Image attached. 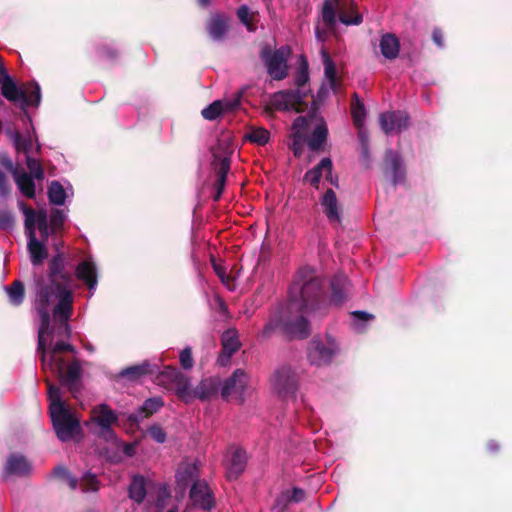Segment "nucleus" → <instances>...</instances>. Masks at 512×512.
Here are the masks:
<instances>
[{"label":"nucleus","instance_id":"obj_1","mask_svg":"<svg viewBox=\"0 0 512 512\" xmlns=\"http://www.w3.org/2000/svg\"><path fill=\"white\" fill-rule=\"evenodd\" d=\"M347 285L348 279L345 275L334 276L331 280V295L327 300L323 294V281L316 271L308 266L300 268L289 290L283 331L291 337H308L310 325L304 314L315 313L327 305L343 304L347 297Z\"/></svg>","mask_w":512,"mask_h":512},{"label":"nucleus","instance_id":"obj_2","mask_svg":"<svg viewBox=\"0 0 512 512\" xmlns=\"http://www.w3.org/2000/svg\"><path fill=\"white\" fill-rule=\"evenodd\" d=\"M66 259L62 252L56 253L49 261L47 279L35 281L34 310L37 312L40 346L46 333H50L51 314L58 328L68 332V321L73 311L74 294L70 287L71 275L65 271Z\"/></svg>","mask_w":512,"mask_h":512},{"label":"nucleus","instance_id":"obj_3","mask_svg":"<svg viewBox=\"0 0 512 512\" xmlns=\"http://www.w3.org/2000/svg\"><path fill=\"white\" fill-rule=\"evenodd\" d=\"M64 334L69 335L70 329L68 332L60 330L57 322H50V333L45 334L44 342L41 346L40 338L38 337V351L41 353V362L44 371L49 370L54 376L59 378L63 386L73 392L75 391L81 377V366L79 362L75 361L70 363L66 368V362L61 356V353L63 351L74 353L75 348L65 342L55 343L49 351L46 348L48 344H51L54 335L61 336Z\"/></svg>","mask_w":512,"mask_h":512},{"label":"nucleus","instance_id":"obj_4","mask_svg":"<svg viewBox=\"0 0 512 512\" xmlns=\"http://www.w3.org/2000/svg\"><path fill=\"white\" fill-rule=\"evenodd\" d=\"M19 209L25 216V232L28 238V252L33 266H38L48 256L46 241L50 234L48 215L45 210L34 211L22 201L18 202Z\"/></svg>","mask_w":512,"mask_h":512},{"label":"nucleus","instance_id":"obj_5","mask_svg":"<svg viewBox=\"0 0 512 512\" xmlns=\"http://www.w3.org/2000/svg\"><path fill=\"white\" fill-rule=\"evenodd\" d=\"M48 384L49 414L54 431L62 442L75 439L81 434L79 419L72 412L70 406L62 400L60 388Z\"/></svg>","mask_w":512,"mask_h":512},{"label":"nucleus","instance_id":"obj_6","mask_svg":"<svg viewBox=\"0 0 512 512\" xmlns=\"http://www.w3.org/2000/svg\"><path fill=\"white\" fill-rule=\"evenodd\" d=\"M338 20L346 25H359L363 17L356 11L353 0H325L322 8V21L329 30H333Z\"/></svg>","mask_w":512,"mask_h":512},{"label":"nucleus","instance_id":"obj_7","mask_svg":"<svg viewBox=\"0 0 512 512\" xmlns=\"http://www.w3.org/2000/svg\"><path fill=\"white\" fill-rule=\"evenodd\" d=\"M341 353L339 341L331 334L314 337L308 346L307 358L311 365L325 367L330 365Z\"/></svg>","mask_w":512,"mask_h":512},{"label":"nucleus","instance_id":"obj_8","mask_svg":"<svg viewBox=\"0 0 512 512\" xmlns=\"http://www.w3.org/2000/svg\"><path fill=\"white\" fill-rule=\"evenodd\" d=\"M8 164L20 192L28 198H34L36 194L35 181L41 182L44 179V171L41 163L30 155L26 156V165L29 173L23 169L13 168L11 161H9Z\"/></svg>","mask_w":512,"mask_h":512},{"label":"nucleus","instance_id":"obj_9","mask_svg":"<svg viewBox=\"0 0 512 512\" xmlns=\"http://www.w3.org/2000/svg\"><path fill=\"white\" fill-rule=\"evenodd\" d=\"M233 148L228 139H221L217 145L212 148L213 166L217 170L215 200H218L224 189L227 174L230 170V155Z\"/></svg>","mask_w":512,"mask_h":512},{"label":"nucleus","instance_id":"obj_10","mask_svg":"<svg viewBox=\"0 0 512 512\" xmlns=\"http://www.w3.org/2000/svg\"><path fill=\"white\" fill-rule=\"evenodd\" d=\"M272 389L281 397H294L298 388V378L289 366H282L274 371L270 378Z\"/></svg>","mask_w":512,"mask_h":512},{"label":"nucleus","instance_id":"obj_11","mask_svg":"<svg viewBox=\"0 0 512 512\" xmlns=\"http://www.w3.org/2000/svg\"><path fill=\"white\" fill-rule=\"evenodd\" d=\"M98 427V436L106 441H115L112 425L117 421L115 412L106 404H99L91 411V420Z\"/></svg>","mask_w":512,"mask_h":512},{"label":"nucleus","instance_id":"obj_12","mask_svg":"<svg viewBox=\"0 0 512 512\" xmlns=\"http://www.w3.org/2000/svg\"><path fill=\"white\" fill-rule=\"evenodd\" d=\"M289 49L282 47L273 53L267 50L261 51V58L265 63L268 74L274 80H282L287 76V57Z\"/></svg>","mask_w":512,"mask_h":512},{"label":"nucleus","instance_id":"obj_13","mask_svg":"<svg viewBox=\"0 0 512 512\" xmlns=\"http://www.w3.org/2000/svg\"><path fill=\"white\" fill-rule=\"evenodd\" d=\"M305 94L299 89L283 90L271 95L269 106L279 111H301Z\"/></svg>","mask_w":512,"mask_h":512},{"label":"nucleus","instance_id":"obj_14","mask_svg":"<svg viewBox=\"0 0 512 512\" xmlns=\"http://www.w3.org/2000/svg\"><path fill=\"white\" fill-rule=\"evenodd\" d=\"M247 89V86L242 87L231 99L214 101L202 110L201 114L203 118L209 121H213L223 113L236 110L240 106L241 99Z\"/></svg>","mask_w":512,"mask_h":512},{"label":"nucleus","instance_id":"obj_15","mask_svg":"<svg viewBox=\"0 0 512 512\" xmlns=\"http://www.w3.org/2000/svg\"><path fill=\"white\" fill-rule=\"evenodd\" d=\"M321 56L324 65L325 83H323L318 90L317 98L319 100L324 99L330 91L335 94L339 91V79L337 77V71L333 60L329 53L323 48L321 49Z\"/></svg>","mask_w":512,"mask_h":512},{"label":"nucleus","instance_id":"obj_16","mask_svg":"<svg viewBox=\"0 0 512 512\" xmlns=\"http://www.w3.org/2000/svg\"><path fill=\"white\" fill-rule=\"evenodd\" d=\"M247 384L248 375L242 369H237L228 379L220 384L222 398L226 399L230 395H235L240 402H243Z\"/></svg>","mask_w":512,"mask_h":512},{"label":"nucleus","instance_id":"obj_17","mask_svg":"<svg viewBox=\"0 0 512 512\" xmlns=\"http://www.w3.org/2000/svg\"><path fill=\"white\" fill-rule=\"evenodd\" d=\"M76 278L84 283L92 297L98 286V267L92 257L82 260L75 269Z\"/></svg>","mask_w":512,"mask_h":512},{"label":"nucleus","instance_id":"obj_18","mask_svg":"<svg viewBox=\"0 0 512 512\" xmlns=\"http://www.w3.org/2000/svg\"><path fill=\"white\" fill-rule=\"evenodd\" d=\"M379 124L385 134H398L409 126V116L404 111H392L382 113Z\"/></svg>","mask_w":512,"mask_h":512},{"label":"nucleus","instance_id":"obj_19","mask_svg":"<svg viewBox=\"0 0 512 512\" xmlns=\"http://www.w3.org/2000/svg\"><path fill=\"white\" fill-rule=\"evenodd\" d=\"M384 174L394 186L404 182L405 165L397 152L387 150L384 158Z\"/></svg>","mask_w":512,"mask_h":512},{"label":"nucleus","instance_id":"obj_20","mask_svg":"<svg viewBox=\"0 0 512 512\" xmlns=\"http://www.w3.org/2000/svg\"><path fill=\"white\" fill-rule=\"evenodd\" d=\"M332 161L330 158H323L315 167L308 170L304 175V181L311 186L318 188L323 175L327 181L333 185H337V178L332 176Z\"/></svg>","mask_w":512,"mask_h":512},{"label":"nucleus","instance_id":"obj_21","mask_svg":"<svg viewBox=\"0 0 512 512\" xmlns=\"http://www.w3.org/2000/svg\"><path fill=\"white\" fill-rule=\"evenodd\" d=\"M309 120L308 130L314 124L312 135L307 140L308 148L313 152H318L323 149L327 139L328 129L323 118H317L313 115L306 117Z\"/></svg>","mask_w":512,"mask_h":512},{"label":"nucleus","instance_id":"obj_22","mask_svg":"<svg viewBox=\"0 0 512 512\" xmlns=\"http://www.w3.org/2000/svg\"><path fill=\"white\" fill-rule=\"evenodd\" d=\"M190 499L194 506L210 510L214 506V498L205 481H196L190 490Z\"/></svg>","mask_w":512,"mask_h":512},{"label":"nucleus","instance_id":"obj_23","mask_svg":"<svg viewBox=\"0 0 512 512\" xmlns=\"http://www.w3.org/2000/svg\"><path fill=\"white\" fill-rule=\"evenodd\" d=\"M223 352L219 355L217 362L221 366H226L231 356L240 348V341L236 329L226 330L221 337Z\"/></svg>","mask_w":512,"mask_h":512},{"label":"nucleus","instance_id":"obj_24","mask_svg":"<svg viewBox=\"0 0 512 512\" xmlns=\"http://www.w3.org/2000/svg\"><path fill=\"white\" fill-rule=\"evenodd\" d=\"M309 120L304 116L297 117L292 125V150L296 157L302 154L303 146L306 141Z\"/></svg>","mask_w":512,"mask_h":512},{"label":"nucleus","instance_id":"obj_25","mask_svg":"<svg viewBox=\"0 0 512 512\" xmlns=\"http://www.w3.org/2000/svg\"><path fill=\"white\" fill-rule=\"evenodd\" d=\"M320 205L323 213L331 223H340L341 211L335 192L327 189L320 198Z\"/></svg>","mask_w":512,"mask_h":512},{"label":"nucleus","instance_id":"obj_26","mask_svg":"<svg viewBox=\"0 0 512 512\" xmlns=\"http://www.w3.org/2000/svg\"><path fill=\"white\" fill-rule=\"evenodd\" d=\"M31 463L22 454H11L4 466L6 476H26L31 472Z\"/></svg>","mask_w":512,"mask_h":512},{"label":"nucleus","instance_id":"obj_27","mask_svg":"<svg viewBox=\"0 0 512 512\" xmlns=\"http://www.w3.org/2000/svg\"><path fill=\"white\" fill-rule=\"evenodd\" d=\"M199 476V470L195 461H183L176 472L177 486L184 491L190 483H194Z\"/></svg>","mask_w":512,"mask_h":512},{"label":"nucleus","instance_id":"obj_28","mask_svg":"<svg viewBox=\"0 0 512 512\" xmlns=\"http://www.w3.org/2000/svg\"><path fill=\"white\" fill-rule=\"evenodd\" d=\"M247 462L246 452L241 448H234L228 464V478H237L245 469Z\"/></svg>","mask_w":512,"mask_h":512},{"label":"nucleus","instance_id":"obj_29","mask_svg":"<svg viewBox=\"0 0 512 512\" xmlns=\"http://www.w3.org/2000/svg\"><path fill=\"white\" fill-rule=\"evenodd\" d=\"M221 381L219 378L211 377L203 379L194 389L195 398L206 400L214 396L220 389Z\"/></svg>","mask_w":512,"mask_h":512},{"label":"nucleus","instance_id":"obj_30","mask_svg":"<svg viewBox=\"0 0 512 512\" xmlns=\"http://www.w3.org/2000/svg\"><path fill=\"white\" fill-rule=\"evenodd\" d=\"M286 317H287V311H286V305L279 310L275 311L271 317L269 318L268 322L265 324L261 336L263 338H269L273 335V333L281 329L283 330V323H286Z\"/></svg>","mask_w":512,"mask_h":512},{"label":"nucleus","instance_id":"obj_31","mask_svg":"<svg viewBox=\"0 0 512 512\" xmlns=\"http://www.w3.org/2000/svg\"><path fill=\"white\" fill-rule=\"evenodd\" d=\"M156 369V366L151 365L148 361H144L121 370L119 376L129 380H137L144 375L153 374Z\"/></svg>","mask_w":512,"mask_h":512},{"label":"nucleus","instance_id":"obj_32","mask_svg":"<svg viewBox=\"0 0 512 512\" xmlns=\"http://www.w3.org/2000/svg\"><path fill=\"white\" fill-rule=\"evenodd\" d=\"M227 29H228L227 19L222 15L213 16L207 25V30H208L209 36L214 41L222 40L224 35L227 32Z\"/></svg>","mask_w":512,"mask_h":512},{"label":"nucleus","instance_id":"obj_33","mask_svg":"<svg viewBox=\"0 0 512 512\" xmlns=\"http://www.w3.org/2000/svg\"><path fill=\"white\" fill-rule=\"evenodd\" d=\"M10 138L18 152H23L25 156H29L33 150L34 139L30 132L26 135H22L17 131H10Z\"/></svg>","mask_w":512,"mask_h":512},{"label":"nucleus","instance_id":"obj_34","mask_svg":"<svg viewBox=\"0 0 512 512\" xmlns=\"http://www.w3.org/2000/svg\"><path fill=\"white\" fill-rule=\"evenodd\" d=\"M399 41L392 34L383 35L380 40L381 54L387 59H395L399 54Z\"/></svg>","mask_w":512,"mask_h":512},{"label":"nucleus","instance_id":"obj_35","mask_svg":"<svg viewBox=\"0 0 512 512\" xmlns=\"http://www.w3.org/2000/svg\"><path fill=\"white\" fill-rule=\"evenodd\" d=\"M48 199L52 205L62 206L70 196L59 181H52L48 186Z\"/></svg>","mask_w":512,"mask_h":512},{"label":"nucleus","instance_id":"obj_36","mask_svg":"<svg viewBox=\"0 0 512 512\" xmlns=\"http://www.w3.org/2000/svg\"><path fill=\"white\" fill-rule=\"evenodd\" d=\"M129 495L132 500L140 503L146 496V483L142 476H134L129 486Z\"/></svg>","mask_w":512,"mask_h":512},{"label":"nucleus","instance_id":"obj_37","mask_svg":"<svg viewBox=\"0 0 512 512\" xmlns=\"http://www.w3.org/2000/svg\"><path fill=\"white\" fill-rule=\"evenodd\" d=\"M9 302L14 306H19L24 301L25 290L21 281H14L10 286L5 287Z\"/></svg>","mask_w":512,"mask_h":512},{"label":"nucleus","instance_id":"obj_38","mask_svg":"<svg viewBox=\"0 0 512 512\" xmlns=\"http://www.w3.org/2000/svg\"><path fill=\"white\" fill-rule=\"evenodd\" d=\"M304 497L305 492L302 489L293 488L291 492L286 491L282 493V495L277 499L276 507H280V510L283 511L286 508L288 502H301L302 500H304Z\"/></svg>","mask_w":512,"mask_h":512},{"label":"nucleus","instance_id":"obj_39","mask_svg":"<svg viewBox=\"0 0 512 512\" xmlns=\"http://www.w3.org/2000/svg\"><path fill=\"white\" fill-rule=\"evenodd\" d=\"M245 138L252 143L265 145L270 139V133L263 127H251L246 133Z\"/></svg>","mask_w":512,"mask_h":512},{"label":"nucleus","instance_id":"obj_40","mask_svg":"<svg viewBox=\"0 0 512 512\" xmlns=\"http://www.w3.org/2000/svg\"><path fill=\"white\" fill-rule=\"evenodd\" d=\"M351 316L352 327L358 333L363 332L366 329L367 324L373 319V315L364 311H354Z\"/></svg>","mask_w":512,"mask_h":512},{"label":"nucleus","instance_id":"obj_41","mask_svg":"<svg viewBox=\"0 0 512 512\" xmlns=\"http://www.w3.org/2000/svg\"><path fill=\"white\" fill-rule=\"evenodd\" d=\"M351 113L354 125L356 127H361V125H364L366 115L365 107L364 104L360 102L356 94L354 95V101L351 105Z\"/></svg>","mask_w":512,"mask_h":512},{"label":"nucleus","instance_id":"obj_42","mask_svg":"<svg viewBox=\"0 0 512 512\" xmlns=\"http://www.w3.org/2000/svg\"><path fill=\"white\" fill-rule=\"evenodd\" d=\"M176 393L186 402H189L195 398L194 389L191 387L189 381L183 376H181L176 384Z\"/></svg>","mask_w":512,"mask_h":512},{"label":"nucleus","instance_id":"obj_43","mask_svg":"<svg viewBox=\"0 0 512 512\" xmlns=\"http://www.w3.org/2000/svg\"><path fill=\"white\" fill-rule=\"evenodd\" d=\"M163 406V401L160 398H149L147 399L143 406L141 407V413H144V416L158 411Z\"/></svg>","mask_w":512,"mask_h":512},{"label":"nucleus","instance_id":"obj_44","mask_svg":"<svg viewBox=\"0 0 512 512\" xmlns=\"http://www.w3.org/2000/svg\"><path fill=\"white\" fill-rule=\"evenodd\" d=\"M80 486L84 492H95L99 489L98 481L95 475L91 473L84 474Z\"/></svg>","mask_w":512,"mask_h":512},{"label":"nucleus","instance_id":"obj_45","mask_svg":"<svg viewBox=\"0 0 512 512\" xmlns=\"http://www.w3.org/2000/svg\"><path fill=\"white\" fill-rule=\"evenodd\" d=\"M65 219H66V214L64 211L58 210V209L53 210L52 214H51L50 222L48 221L50 232L55 231L58 228H60L62 226V224L64 223Z\"/></svg>","mask_w":512,"mask_h":512},{"label":"nucleus","instance_id":"obj_46","mask_svg":"<svg viewBox=\"0 0 512 512\" xmlns=\"http://www.w3.org/2000/svg\"><path fill=\"white\" fill-rule=\"evenodd\" d=\"M170 498V492L164 485L158 487V499L156 503V512H162L165 507V503Z\"/></svg>","mask_w":512,"mask_h":512},{"label":"nucleus","instance_id":"obj_47","mask_svg":"<svg viewBox=\"0 0 512 512\" xmlns=\"http://www.w3.org/2000/svg\"><path fill=\"white\" fill-rule=\"evenodd\" d=\"M181 366L188 370L193 367L192 351L190 347H185L179 356Z\"/></svg>","mask_w":512,"mask_h":512},{"label":"nucleus","instance_id":"obj_48","mask_svg":"<svg viewBox=\"0 0 512 512\" xmlns=\"http://www.w3.org/2000/svg\"><path fill=\"white\" fill-rule=\"evenodd\" d=\"M148 434L157 443H164L166 440V433L159 425H152L148 429Z\"/></svg>","mask_w":512,"mask_h":512},{"label":"nucleus","instance_id":"obj_49","mask_svg":"<svg viewBox=\"0 0 512 512\" xmlns=\"http://www.w3.org/2000/svg\"><path fill=\"white\" fill-rule=\"evenodd\" d=\"M13 225V215L9 211L0 210V229H11Z\"/></svg>","mask_w":512,"mask_h":512},{"label":"nucleus","instance_id":"obj_50","mask_svg":"<svg viewBox=\"0 0 512 512\" xmlns=\"http://www.w3.org/2000/svg\"><path fill=\"white\" fill-rule=\"evenodd\" d=\"M358 128V139L362 146V154L364 157H368V133L364 128V125Z\"/></svg>","mask_w":512,"mask_h":512},{"label":"nucleus","instance_id":"obj_51","mask_svg":"<svg viewBox=\"0 0 512 512\" xmlns=\"http://www.w3.org/2000/svg\"><path fill=\"white\" fill-rule=\"evenodd\" d=\"M237 15L240 21L245 24L249 30H252L249 23V8L247 6H241L237 11Z\"/></svg>","mask_w":512,"mask_h":512},{"label":"nucleus","instance_id":"obj_52","mask_svg":"<svg viewBox=\"0 0 512 512\" xmlns=\"http://www.w3.org/2000/svg\"><path fill=\"white\" fill-rule=\"evenodd\" d=\"M308 78H309V76H308V72H307V66H304L299 70V72L296 76L295 82H296L297 86L301 87L308 81Z\"/></svg>","mask_w":512,"mask_h":512},{"label":"nucleus","instance_id":"obj_53","mask_svg":"<svg viewBox=\"0 0 512 512\" xmlns=\"http://www.w3.org/2000/svg\"><path fill=\"white\" fill-rule=\"evenodd\" d=\"M212 265H213V269H214L215 273L218 275V277L221 279V281L224 284H228L229 278L226 276L225 269L222 266H220L219 264H217L213 259H212Z\"/></svg>","mask_w":512,"mask_h":512},{"label":"nucleus","instance_id":"obj_54","mask_svg":"<svg viewBox=\"0 0 512 512\" xmlns=\"http://www.w3.org/2000/svg\"><path fill=\"white\" fill-rule=\"evenodd\" d=\"M9 191L10 188L7 183L6 174L0 170V196L8 195Z\"/></svg>","mask_w":512,"mask_h":512},{"label":"nucleus","instance_id":"obj_55","mask_svg":"<svg viewBox=\"0 0 512 512\" xmlns=\"http://www.w3.org/2000/svg\"><path fill=\"white\" fill-rule=\"evenodd\" d=\"M432 39H433L434 43H435L438 47H440V48H442V47H443V45H444V44H443V34H442L441 30H439V29H435V30L433 31V33H432Z\"/></svg>","mask_w":512,"mask_h":512},{"label":"nucleus","instance_id":"obj_56","mask_svg":"<svg viewBox=\"0 0 512 512\" xmlns=\"http://www.w3.org/2000/svg\"><path fill=\"white\" fill-rule=\"evenodd\" d=\"M54 473L56 476L63 477V478H66L69 475L68 471L64 467H57L54 470Z\"/></svg>","mask_w":512,"mask_h":512},{"label":"nucleus","instance_id":"obj_57","mask_svg":"<svg viewBox=\"0 0 512 512\" xmlns=\"http://www.w3.org/2000/svg\"><path fill=\"white\" fill-rule=\"evenodd\" d=\"M487 447L491 452H496L499 449V445L494 440L489 441Z\"/></svg>","mask_w":512,"mask_h":512},{"label":"nucleus","instance_id":"obj_58","mask_svg":"<svg viewBox=\"0 0 512 512\" xmlns=\"http://www.w3.org/2000/svg\"><path fill=\"white\" fill-rule=\"evenodd\" d=\"M68 480V483L72 489H75L77 487V479L72 477L70 474L66 477Z\"/></svg>","mask_w":512,"mask_h":512},{"label":"nucleus","instance_id":"obj_59","mask_svg":"<svg viewBox=\"0 0 512 512\" xmlns=\"http://www.w3.org/2000/svg\"><path fill=\"white\" fill-rule=\"evenodd\" d=\"M84 348H85L87 351H89L90 353H93V352L95 351L94 346H93L92 344H90V343H86V344H84Z\"/></svg>","mask_w":512,"mask_h":512},{"label":"nucleus","instance_id":"obj_60","mask_svg":"<svg viewBox=\"0 0 512 512\" xmlns=\"http://www.w3.org/2000/svg\"><path fill=\"white\" fill-rule=\"evenodd\" d=\"M197 2H198V4H199L200 6L205 7V6L209 5L210 0H197Z\"/></svg>","mask_w":512,"mask_h":512},{"label":"nucleus","instance_id":"obj_61","mask_svg":"<svg viewBox=\"0 0 512 512\" xmlns=\"http://www.w3.org/2000/svg\"><path fill=\"white\" fill-rule=\"evenodd\" d=\"M316 37L318 38V40L320 41H323L324 40V37L321 35L319 29L317 28L316 29Z\"/></svg>","mask_w":512,"mask_h":512},{"label":"nucleus","instance_id":"obj_62","mask_svg":"<svg viewBox=\"0 0 512 512\" xmlns=\"http://www.w3.org/2000/svg\"><path fill=\"white\" fill-rule=\"evenodd\" d=\"M217 301L219 303L220 308L224 309L225 308L224 302L220 298H217Z\"/></svg>","mask_w":512,"mask_h":512},{"label":"nucleus","instance_id":"obj_63","mask_svg":"<svg viewBox=\"0 0 512 512\" xmlns=\"http://www.w3.org/2000/svg\"><path fill=\"white\" fill-rule=\"evenodd\" d=\"M130 419H132L133 421H137L138 420V417L137 416H130Z\"/></svg>","mask_w":512,"mask_h":512},{"label":"nucleus","instance_id":"obj_64","mask_svg":"<svg viewBox=\"0 0 512 512\" xmlns=\"http://www.w3.org/2000/svg\"><path fill=\"white\" fill-rule=\"evenodd\" d=\"M167 512H177L176 509H169Z\"/></svg>","mask_w":512,"mask_h":512}]
</instances>
